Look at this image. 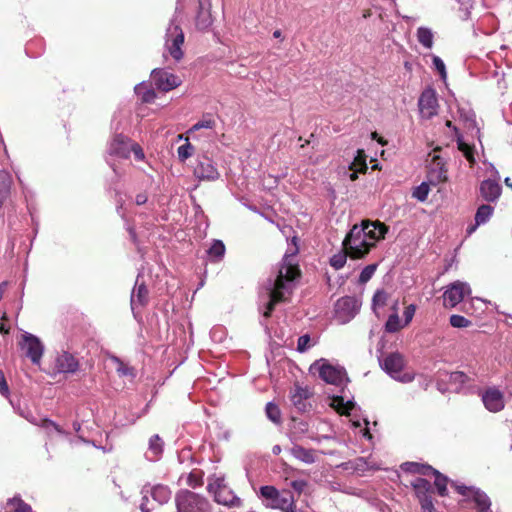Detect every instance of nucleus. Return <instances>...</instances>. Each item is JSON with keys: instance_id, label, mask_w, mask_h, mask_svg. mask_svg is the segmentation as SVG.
<instances>
[{"instance_id": "nucleus-16", "label": "nucleus", "mask_w": 512, "mask_h": 512, "mask_svg": "<svg viewBox=\"0 0 512 512\" xmlns=\"http://www.w3.org/2000/svg\"><path fill=\"white\" fill-rule=\"evenodd\" d=\"M149 302V291L145 282L142 280V274L138 273L135 285L131 292L130 304L134 315L138 309L144 308Z\"/></svg>"}, {"instance_id": "nucleus-47", "label": "nucleus", "mask_w": 512, "mask_h": 512, "mask_svg": "<svg viewBox=\"0 0 512 512\" xmlns=\"http://www.w3.org/2000/svg\"><path fill=\"white\" fill-rule=\"evenodd\" d=\"M388 300V294L384 290H378L373 296L372 299V308L374 312H377V309L386 305Z\"/></svg>"}, {"instance_id": "nucleus-10", "label": "nucleus", "mask_w": 512, "mask_h": 512, "mask_svg": "<svg viewBox=\"0 0 512 512\" xmlns=\"http://www.w3.org/2000/svg\"><path fill=\"white\" fill-rule=\"evenodd\" d=\"M19 347L23 355L29 358L33 364H40L44 353V345L38 337L31 333L25 332L21 336Z\"/></svg>"}, {"instance_id": "nucleus-48", "label": "nucleus", "mask_w": 512, "mask_h": 512, "mask_svg": "<svg viewBox=\"0 0 512 512\" xmlns=\"http://www.w3.org/2000/svg\"><path fill=\"white\" fill-rule=\"evenodd\" d=\"M178 158L181 161H185L189 157H191L194 153V147L189 143L188 138L185 139V142L180 145L177 149Z\"/></svg>"}, {"instance_id": "nucleus-35", "label": "nucleus", "mask_w": 512, "mask_h": 512, "mask_svg": "<svg viewBox=\"0 0 512 512\" xmlns=\"http://www.w3.org/2000/svg\"><path fill=\"white\" fill-rule=\"evenodd\" d=\"M45 49V44L43 39L35 38L27 42L25 46V53L30 58H38L40 57Z\"/></svg>"}, {"instance_id": "nucleus-13", "label": "nucleus", "mask_w": 512, "mask_h": 512, "mask_svg": "<svg viewBox=\"0 0 512 512\" xmlns=\"http://www.w3.org/2000/svg\"><path fill=\"white\" fill-rule=\"evenodd\" d=\"M471 294V288L468 283L455 281L446 287L443 294L444 305L447 307L457 306L465 296Z\"/></svg>"}, {"instance_id": "nucleus-37", "label": "nucleus", "mask_w": 512, "mask_h": 512, "mask_svg": "<svg viewBox=\"0 0 512 512\" xmlns=\"http://www.w3.org/2000/svg\"><path fill=\"white\" fill-rule=\"evenodd\" d=\"M225 245L221 240H214L210 248L207 250L210 261L220 262L225 255Z\"/></svg>"}, {"instance_id": "nucleus-28", "label": "nucleus", "mask_w": 512, "mask_h": 512, "mask_svg": "<svg viewBox=\"0 0 512 512\" xmlns=\"http://www.w3.org/2000/svg\"><path fill=\"white\" fill-rule=\"evenodd\" d=\"M457 114L464 128H480L476 114L468 103L458 105Z\"/></svg>"}, {"instance_id": "nucleus-33", "label": "nucleus", "mask_w": 512, "mask_h": 512, "mask_svg": "<svg viewBox=\"0 0 512 512\" xmlns=\"http://www.w3.org/2000/svg\"><path fill=\"white\" fill-rule=\"evenodd\" d=\"M403 471L408 473H414L422 476H430V472L434 471V468L430 465L420 464L417 462H405L401 465Z\"/></svg>"}, {"instance_id": "nucleus-62", "label": "nucleus", "mask_w": 512, "mask_h": 512, "mask_svg": "<svg viewBox=\"0 0 512 512\" xmlns=\"http://www.w3.org/2000/svg\"><path fill=\"white\" fill-rule=\"evenodd\" d=\"M117 212H118V214H119L123 219H125V217H126V208L124 207V204H123V203H118V205H117Z\"/></svg>"}, {"instance_id": "nucleus-59", "label": "nucleus", "mask_w": 512, "mask_h": 512, "mask_svg": "<svg viewBox=\"0 0 512 512\" xmlns=\"http://www.w3.org/2000/svg\"><path fill=\"white\" fill-rule=\"evenodd\" d=\"M307 486L305 480H294L291 482V487L298 493H302Z\"/></svg>"}, {"instance_id": "nucleus-18", "label": "nucleus", "mask_w": 512, "mask_h": 512, "mask_svg": "<svg viewBox=\"0 0 512 512\" xmlns=\"http://www.w3.org/2000/svg\"><path fill=\"white\" fill-rule=\"evenodd\" d=\"M481 398L485 408L492 413L500 412L505 407L504 394L495 387L484 391Z\"/></svg>"}, {"instance_id": "nucleus-20", "label": "nucleus", "mask_w": 512, "mask_h": 512, "mask_svg": "<svg viewBox=\"0 0 512 512\" xmlns=\"http://www.w3.org/2000/svg\"><path fill=\"white\" fill-rule=\"evenodd\" d=\"M13 180L11 174L6 170H0V210L5 212L12 207L11 186Z\"/></svg>"}, {"instance_id": "nucleus-6", "label": "nucleus", "mask_w": 512, "mask_h": 512, "mask_svg": "<svg viewBox=\"0 0 512 512\" xmlns=\"http://www.w3.org/2000/svg\"><path fill=\"white\" fill-rule=\"evenodd\" d=\"M456 491L463 496L462 505L473 504L477 512H492L491 500L488 495L474 486L455 484Z\"/></svg>"}, {"instance_id": "nucleus-24", "label": "nucleus", "mask_w": 512, "mask_h": 512, "mask_svg": "<svg viewBox=\"0 0 512 512\" xmlns=\"http://www.w3.org/2000/svg\"><path fill=\"white\" fill-rule=\"evenodd\" d=\"M196 27L199 30H207L213 23L211 16V0H197Z\"/></svg>"}, {"instance_id": "nucleus-52", "label": "nucleus", "mask_w": 512, "mask_h": 512, "mask_svg": "<svg viewBox=\"0 0 512 512\" xmlns=\"http://www.w3.org/2000/svg\"><path fill=\"white\" fill-rule=\"evenodd\" d=\"M376 268H377L376 264H370V265L366 266L360 273L359 282H361V283L368 282L374 275Z\"/></svg>"}, {"instance_id": "nucleus-63", "label": "nucleus", "mask_w": 512, "mask_h": 512, "mask_svg": "<svg viewBox=\"0 0 512 512\" xmlns=\"http://www.w3.org/2000/svg\"><path fill=\"white\" fill-rule=\"evenodd\" d=\"M129 114V111L127 110H122V111H119L118 115H115L113 120H112V123H114L118 117H127Z\"/></svg>"}, {"instance_id": "nucleus-4", "label": "nucleus", "mask_w": 512, "mask_h": 512, "mask_svg": "<svg viewBox=\"0 0 512 512\" xmlns=\"http://www.w3.org/2000/svg\"><path fill=\"white\" fill-rule=\"evenodd\" d=\"M260 495L266 507L283 512H297L295 499L289 490L279 491L274 486L266 485L260 488Z\"/></svg>"}, {"instance_id": "nucleus-44", "label": "nucleus", "mask_w": 512, "mask_h": 512, "mask_svg": "<svg viewBox=\"0 0 512 512\" xmlns=\"http://www.w3.org/2000/svg\"><path fill=\"white\" fill-rule=\"evenodd\" d=\"M267 418L275 424H279L281 422V412L279 407L273 402H269L266 404L265 408Z\"/></svg>"}, {"instance_id": "nucleus-12", "label": "nucleus", "mask_w": 512, "mask_h": 512, "mask_svg": "<svg viewBox=\"0 0 512 512\" xmlns=\"http://www.w3.org/2000/svg\"><path fill=\"white\" fill-rule=\"evenodd\" d=\"M360 306L361 303L355 297H342L335 304V317L339 323L345 324L355 317Z\"/></svg>"}, {"instance_id": "nucleus-55", "label": "nucleus", "mask_w": 512, "mask_h": 512, "mask_svg": "<svg viewBox=\"0 0 512 512\" xmlns=\"http://www.w3.org/2000/svg\"><path fill=\"white\" fill-rule=\"evenodd\" d=\"M0 393H1V395H3L6 398L9 396V387H8L5 375L1 370H0Z\"/></svg>"}, {"instance_id": "nucleus-38", "label": "nucleus", "mask_w": 512, "mask_h": 512, "mask_svg": "<svg viewBox=\"0 0 512 512\" xmlns=\"http://www.w3.org/2000/svg\"><path fill=\"white\" fill-rule=\"evenodd\" d=\"M418 42L425 48L431 49L434 43V35L430 28L421 26L416 32Z\"/></svg>"}, {"instance_id": "nucleus-36", "label": "nucleus", "mask_w": 512, "mask_h": 512, "mask_svg": "<svg viewBox=\"0 0 512 512\" xmlns=\"http://www.w3.org/2000/svg\"><path fill=\"white\" fill-rule=\"evenodd\" d=\"M418 498L430 495L432 486L431 483L422 477H416L410 481Z\"/></svg>"}, {"instance_id": "nucleus-30", "label": "nucleus", "mask_w": 512, "mask_h": 512, "mask_svg": "<svg viewBox=\"0 0 512 512\" xmlns=\"http://www.w3.org/2000/svg\"><path fill=\"white\" fill-rule=\"evenodd\" d=\"M134 92L142 103H153L157 97L155 90L145 81L134 87Z\"/></svg>"}, {"instance_id": "nucleus-5", "label": "nucleus", "mask_w": 512, "mask_h": 512, "mask_svg": "<svg viewBox=\"0 0 512 512\" xmlns=\"http://www.w3.org/2000/svg\"><path fill=\"white\" fill-rule=\"evenodd\" d=\"M176 512H212V506L204 496L189 490L175 495Z\"/></svg>"}, {"instance_id": "nucleus-21", "label": "nucleus", "mask_w": 512, "mask_h": 512, "mask_svg": "<svg viewBox=\"0 0 512 512\" xmlns=\"http://www.w3.org/2000/svg\"><path fill=\"white\" fill-rule=\"evenodd\" d=\"M131 141L123 134H116L108 146V154L118 158L127 159L130 156Z\"/></svg>"}, {"instance_id": "nucleus-2", "label": "nucleus", "mask_w": 512, "mask_h": 512, "mask_svg": "<svg viewBox=\"0 0 512 512\" xmlns=\"http://www.w3.org/2000/svg\"><path fill=\"white\" fill-rule=\"evenodd\" d=\"M388 228L379 221L363 220L352 226L345 236L342 246L348 249L350 258H364L376 243L385 238Z\"/></svg>"}, {"instance_id": "nucleus-17", "label": "nucleus", "mask_w": 512, "mask_h": 512, "mask_svg": "<svg viewBox=\"0 0 512 512\" xmlns=\"http://www.w3.org/2000/svg\"><path fill=\"white\" fill-rule=\"evenodd\" d=\"M427 179L433 186L447 180V170L443 159L434 155L427 166Z\"/></svg>"}, {"instance_id": "nucleus-1", "label": "nucleus", "mask_w": 512, "mask_h": 512, "mask_svg": "<svg viewBox=\"0 0 512 512\" xmlns=\"http://www.w3.org/2000/svg\"><path fill=\"white\" fill-rule=\"evenodd\" d=\"M300 277V270L294 262L293 255H284L275 278L267 279L265 283L268 298L265 317H269L277 303L289 299L295 286V280Z\"/></svg>"}, {"instance_id": "nucleus-42", "label": "nucleus", "mask_w": 512, "mask_h": 512, "mask_svg": "<svg viewBox=\"0 0 512 512\" xmlns=\"http://www.w3.org/2000/svg\"><path fill=\"white\" fill-rule=\"evenodd\" d=\"M405 325L401 323L400 321V318L398 316V313L397 312H393V314H391L386 323H385V330L389 333H395L397 331H399L402 327H404Z\"/></svg>"}, {"instance_id": "nucleus-11", "label": "nucleus", "mask_w": 512, "mask_h": 512, "mask_svg": "<svg viewBox=\"0 0 512 512\" xmlns=\"http://www.w3.org/2000/svg\"><path fill=\"white\" fill-rule=\"evenodd\" d=\"M141 493L143 495L142 502L140 504L141 512L151 511V508L148 507L149 495L160 505L168 503L172 496L171 489L167 485L163 484H157L153 486L147 484L143 486Z\"/></svg>"}, {"instance_id": "nucleus-23", "label": "nucleus", "mask_w": 512, "mask_h": 512, "mask_svg": "<svg viewBox=\"0 0 512 512\" xmlns=\"http://www.w3.org/2000/svg\"><path fill=\"white\" fill-rule=\"evenodd\" d=\"M78 369L79 361L69 352H63L55 359L54 370L57 373H75Z\"/></svg>"}, {"instance_id": "nucleus-15", "label": "nucleus", "mask_w": 512, "mask_h": 512, "mask_svg": "<svg viewBox=\"0 0 512 512\" xmlns=\"http://www.w3.org/2000/svg\"><path fill=\"white\" fill-rule=\"evenodd\" d=\"M419 113L422 118L430 119L437 114L438 98L434 88H425L418 99Z\"/></svg>"}, {"instance_id": "nucleus-40", "label": "nucleus", "mask_w": 512, "mask_h": 512, "mask_svg": "<svg viewBox=\"0 0 512 512\" xmlns=\"http://www.w3.org/2000/svg\"><path fill=\"white\" fill-rule=\"evenodd\" d=\"M347 257H350V253L348 251V249H345L343 247V249L341 251H339L338 253L334 254L331 258H330V265L336 269V270H339L341 268L344 267L346 261H347Z\"/></svg>"}, {"instance_id": "nucleus-43", "label": "nucleus", "mask_w": 512, "mask_h": 512, "mask_svg": "<svg viewBox=\"0 0 512 512\" xmlns=\"http://www.w3.org/2000/svg\"><path fill=\"white\" fill-rule=\"evenodd\" d=\"M430 183L422 182L420 185L415 187L412 192V196L420 202L426 201L428 194L430 192Z\"/></svg>"}, {"instance_id": "nucleus-64", "label": "nucleus", "mask_w": 512, "mask_h": 512, "mask_svg": "<svg viewBox=\"0 0 512 512\" xmlns=\"http://www.w3.org/2000/svg\"><path fill=\"white\" fill-rule=\"evenodd\" d=\"M371 136H372V139L377 140L381 145H384V144H385V142L383 141V139H382V138H378V135H377L376 131H374V132L371 134Z\"/></svg>"}, {"instance_id": "nucleus-54", "label": "nucleus", "mask_w": 512, "mask_h": 512, "mask_svg": "<svg viewBox=\"0 0 512 512\" xmlns=\"http://www.w3.org/2000/svg\"><path fill=\"white\" fill-rule=\"evenodd\" d=\"M415 311H416V306L414 304H410L405 308V310H404V318H405L404 325H408L412 321Z\"/></svg>"}, {"instance_id": "nucleus-51", "label": "nucleus", "mask_w": 512, "mask_h": 512, "mask_svg": "<svg viewBox=\"0 0 512 512\" xmlns=\"http://www.w3.org/2000/svg\"><path fill=\"white\" fill-rule=\"evenodd\" d=\"M450 325L454 328H466L471 325V321L464 316L454 314L450 317Z\"/></svg>"}, {"instance_id": "nucleus-27", "label": "nucleus", "mask_w": 512, "mask_h": 512, "mask_svg": "<svg viewBox=\"0 0 512 512\" xmlns=\"http://www.w3.org/2000/svg\"><path fill=\"white\" fill-rule=\"evenodd\" d=\"M293 445L289 448V453L297 460L305 464H313L317 460V451L314 449H307L297 442H292Z\"/></svg>"}, {"instance_id": "nucleus-60", "label": "nucleus", "mask_w": 512, "mask_h": 512, "mask_svg": "<svg viewBox=\"0 0 512 512\" xmlns=\"http://www.w3.org/2000/svg\"><path fill=\"white\" fill-rule=\"evenodd\" d=\"M148 202V195L146 192L138 193L135 197V204L138 206L144 205Z\"/></svg>"}, {"instance_id": "nucleus-56", "label": "nucleus", "mask_w": 512, "mask_h": 512, "mask_svg": "<svg viewBox=\"0 0 512 512\" xmlns=\"http://www.w3.org/2000/svg\"><path fill=\"white\" fill-rule=\"evenodd\" d=\"M133 152L134 156L137 160L141 161L144 159V152L140 145L136 143H130V153Z\"/></svg>"}, {"instance_id": "nucleus-32", "label": "nucleus", "mask_w": 512, "mask_h": 512, "mask_svg": "<svg viewBox=\"0 0 512 512\" xmlns=\"http://www.w3.org/2000/svg\"><path fill=\"white\" fill-rule=\"evenodd\" d=\"M308 423L303 420L292 419L290 426L289 437L292 442H298L302 439L303 435L308 431Z\"/></svg>"}, {"instance_id": "nucleus-29", "label": "nucleus", "mask_w": 512, "mask_h": 512, "mask_svg": "<svg viewBox=\"0 0 512 512\" xmlns=\"http://www.w3.org/2000/svg\"><path fill=\"white\" fill-rule=\"evenodd\" d=\"M164 442L158 434L151 436L148 443V449L145 453L146 459L149 461H157L163 453Z\"/></svg>"}, {"instance_id": "nucleus-14", "label": "nucleus", "mask_w": 512, "mask_h": 512, "mask_svg": "<svg viewBox=\"0 0 512 512\" xmlns=\"http://www.w3.org/2000/svg\"><path fill=\"white\" fill-rule=\"evenodd\" d=\"M151 79L158 90L168 92L181 84L179 76L165 68H155L151 71Z\"/></svg>"}, {"instance_id": "nucleus-25", "label": "nucleus", "mask_w": 512, "mask_h": 512, "mask_svg": "<svg viewBox=\"0 0 512 512\" xmlns=\"http://www.w3.org/2000/svg\"><path fill=\"white\" fill-rule=\"evenodd\" d=\"M310 397V392L307 388H303L301 386L296 385L294 389L291 391L290 399L293 406L299 412H306L310 404L308 403V399Z\"/></svg>"}, {"instance_id": "nucleus-58", "label": "nucleus", "mask_w": 512, "mask_h": 512, "mask_svg": "<svg viewBox=\"0 0 512 512\" xmlns=\"http://www.w3.org/2000/svg\"><path fill=\"white\" fill-rule=\"evenodd\" d=\"M419 500L421 502L422 508L425 511L432 512V510H433V503H432V499H431L430 495L421 497V498H419Z\"/></svg>"}, {"instance_id": "nucleus-7", "label": "nucleus", "mask_w": 512, "mask_h": 512, "mask_svg": "<svg viewBox=\"0 0 512 512\" xmlns=\"http://www.w3.org/2000/svg\"><path fill=\"white\" fill-rule=\"evenodd\" d=\"M381 368L393 379L402 382L409 383L414 379V375L408 372H402L404 367V358L398 353H390L382 358H379Z\"/></svg>"}, {"instance_id": "nucleus-57", "label": "nucleus", "mask_w": 512, "mask_h": 512, "mask_svg": "<svg viewBox=\"0 0 512 512\" xmlns=\"http://www.w3.org/2000/svg\"><path fill=\"white\" fill-rule=\"evenodd\" d=\"M133 152L134 156L137 160L141 161L144 159V152L140 145L136 143H130V153Z\"/></svg>"}, {"instance_id": "nucleus-3", "label": "nucleus", "mask_w": 512, "mask_h": 512, "mask_svg": "<svg viewBox=\"0 0 512 512\" xmlns=\"http://www.w3.org/2000/svg\"><path fill=\"white\" fill-rule=\"evenodd\" d=\"M207 489L209 493L213 495L216 503L229 509H239L243 507V500L228 487L223 477L210 478Z\"/></svg>"}, {"instance_id": "nucleus-19", "label": "nucleus", "mask_w": 512, "mask_h": 512, "mask_svg": "<svg viewBox=\"0 0 512 512\" xmlns=\"http://www.w3.org/2000/svg\"><path fill=\"white\" fill-rule=\"evenodd\" d=\"M479 194L488 203H495L502 194V187L497 179H486L480 183Z\"/></svg>"}, {"instance_id": "nucleus-8", "label": "nucleus", "mask_w": 512, "mask_h": 512, "mask_svg": "<svg viewBox=\"0 0 512 512\" xmlns=\"http://www.w3.org/2000/svg\"><path fill=\"white\" fill-rule=\"evenodd\" d=\"M311 370L317 371L319 377L328 384L341 386L347 381L344 368L340 366H334L325 359L315 361L311 365Z\"/></svg>"}, {"instance_id": "nucleus-50", "label": "nucleus", "mask_w": 512, "mask_h": 512, "mask_svg": "<svg viewBox=\"0 0 512 512\" xmlns=\"http://www.w3.org/2000/svg\"><path fill=\"white\" fill-rule=\"evenodd\" d=\"M315 345L311 337L308 334L302 335L297 341V351L300 353L306 352L309 348Z\"/></svg>"}, {"instance_id": "nucleus-22", "label": "nucleus", "mask_w": 512, "mask_h": 512, "mask_svg": "<svg viewBox=\"0 0 512 512\" xmlns=\"http://www.w3.org/2000/svg\"><path fill=\"white\" fill-rule=\"evenodd\" d=\"M194 175L201 180H216L219 173L213 164V161L208 157L198 159L197 165L194 168Z\"/></svg>"}, {"instance_id": "nucleus-39", "label": "nucleus", "mask_w": 512, "mask_h": 512, "mask_svg": "<svg viewBox=\"0 0 512 512\" xmlns=\"http://www.w3.org/2000/svg\"><path fill=\"white\" fill-rule=\"evenodd\" d=\"M430 475L435 477L434 484H435V487H436V489L438 491V494L440 496H442V497L446 496L447 495V482H448V478L446 476L442 475L436 469H434V471H431Z\"/></svg>"}, {"instance_id": "nucleus-46", "label": "nucleus", "mask_w": 512, "mask_h": 512, "mask_svg": "<svg viewBox=\"0 0 512 512\" xmlns=\"http://www.w3.org/2000/svg\"><path fill=\"white\" fill-rule=\"evenodd\" d=\"M216 126L215 117L211 113H206L198 122L193 124L190 128H214Z\"/></svg>"}, {"instance_id": "nucleus-26", "label": "nucleus", "mask_w": 512, "mask_h": 512, "mask_svg": "<svg viewBox=\"0 0 512 512\" xmlns=\"http://www.w3.org/2000/svg\"><path fill=\"white\" fill-rule=\"evenodd\" d=\"M494 213V207L490 204H482L477 208L475 213V223L468 226L467 234L471 235L474 233L478 226L487 223Z\"/></svg>"}, {"instance_id": "nucleus-41", "label": "nucleus", "mask_w": 512, "mask_h": 512, "mask_svg": "<svg viewBox=\"0 0 512 512\" xmlns=\"http://www.w3.org/2000/svg\"><path fill=\"white\" fill-rule=\"evenodd\" d=\"M333 403L336 406L337 410L342 414L350 415L354 410L356 404L352 401H344L343 397L337 396L333 399Z\"/></svg>"}, {"instance_id": "nucleus-9", "label": "nucleus", "mask_w": 512, "mask_h": 512, "mask_svg": "<svg viewBox=\"0 0 512 512\" xmlns=\"http://www.w3.org/2000/svg\"><path fill=\"white\" fill-rule=\"evenodd\" d=\"M184 39L182 28L174 20H171L166 30V47L171 57L177 62L183 58L182 45Z\"/></svg>"}, {"instance_id": "nucleus-31", "label": "nucleus", "mask_w": 512, "mask_h": 512, "mask_svg": "<svg viewBox=\"0 0 512 512\" xmlns=\"http://www.w3.org/2000/svg\"><path fill=\"white\" fill-rule=\"evenodd\" d=\"M449 381L456 385L457 391H467L472 387L470 384L471 378L461 371L452 372L450 374Z\"/></svg>"}, {"instance_id": "nucleus-49", "label": "nucleus", "mask_w": 512, "mask_h": 512, "mask_svg": "<svg viewBox=\"0 0 512 512\" xmlns=\"http://www.w3.org/2000/svg\"><path fill=\"white\" fill-rule=\"evenodd\" d=\"M433 69L439 74L442 80H446L447 71L444 61L437 55H432Z\"/></svg>"}, {"instance_id": "nucleus-53", "label": "nucleus", "mask_w": 512, "mask_h": 512, "mask_svg": "<svg viewBox=\"0 0 512 512\" xmlns=\"http://www.w3.org/2000/svg\"><path fill=\"white\" fill-rule=\"evenodd\" d=\"M116 361L118 363L117 372L122 376H131L134 377V369L132 367L127 366L122 361H120L118 358H116Z\"/></svg>"}, {"instance_id": "nucleus-45", "label": "nucleus", "mask_w": 512, "mask_h": 512, "mask_svg": "<svg viewBox=\"0 0 512 512\" xmlns=\"http://www.w3.org/2000/svg\"><path fill=\"white\" fill-rule=\"evenodd\" d=\"M456 138L458 149L463 153L468 161L474 162L473 148L458 134H456Z\"/></svg>"}, {"instance_id": "nucleus-61", "label": "nucleus", "mask_w": 512, "mask_h": 512, "mask_svg": "<svg viewBox=\"0 0 512 512\" xmlns=\"http://www.w3.org/2000/svg\"><path fill=\"white\" fill-rule=\"evenodd\" d=\"M188 484L192 487L200 485V480L197 478L195 473H191L188 477Z\"/></svg>"}, {"instance_id": "nucleus-34", "label": "nucleus", "mask_w": 512, "mask_h": 512, "mask_svg": "<svg viewBox=\"0 0 512 512\" xmlns=\"http://www.w3.org/2000/svg\"><path fill=\"white\" fill-rule=\"evenodd\" d=\"M350 170L353 171L349 176L350 180L352 181H355L358 178V172H365L367 170V164L363 150H357V156L355 157L354 162L351 163Z\"/></svg>"}]
</instances>
